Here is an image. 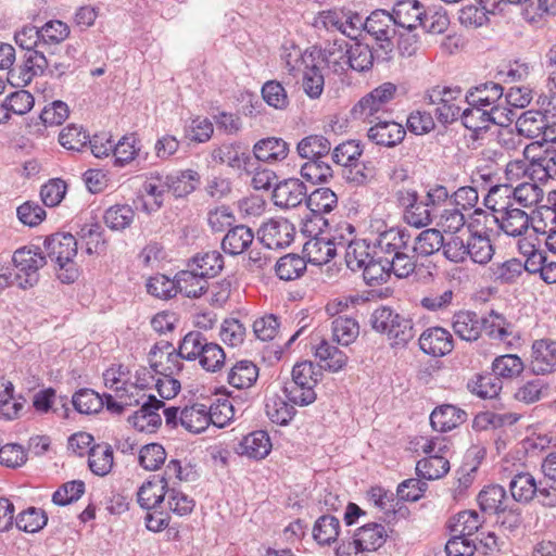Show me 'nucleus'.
Here are the masks:
<instances>
[{
    "label": "nucleus",
    "mask_w": 556,
    "mask_h": 556,
    "mask_svg": "<svg viewBox=\"0 0 556 556\" xmlns=\"http://www.w3.org/2000/svg\"><path fill=\"white\" fill-rule=\"evenodd\" d=\"M410 235L405 229H390L379 236V247L384 264L397 278H406L415 271L416 254L412 252Z\"/></svg>",
    "instance_id": "nucleus-1"
},
{
    "label": "nucleus",
    "mask_w": 556,
    "mask_h": 556,
    "mask_svg": "<svg viewBox=\"0 0 556 556\" xmlns=\"http://www.w3.org/2000/svg\"><path fill=\"white\" fill-rule=\"evenodd\" d=\"M48 257L54 265L58 279L62 283H73L79 277V268L74 261L77 255V240L68 232H55L43 241Z\"/></svg>",
    "instance_id": "nucleus-2"
},
{
    "label": "nucleus",
    "mask_w": 556,
    "mask_h": 556,
    "mask_svg": "<svg viewBox=\"0 0 556 556\" xmlns=\"http://www.w3.org/2000/svg\"><path fill=\"white\" fill-rule=\"evenodd\" d=\"M399 94V87L386 81L363 96L351 109L353 119L372 124L381 116L391 112V105Z\"/></svg>",
    "instance_id": "nucleus-3"
},
{
    "label": "nucleus",
    "mask_w": 556,
    "mask_h": 556,
    "mask_svg": "<svg viewBox=\"0 0 556 556\" xmlns=\"http://www.w3.org/2000/svg\"><path fill=\"white\" fill-rule=\"evenodd\" d=\"M364 31L369 35L378 48V63L390 62L394 56L396 24L393 15L384 10L371 12L364 22Z\"/></svg>",
    "instance_id": "nucleus-4"
},
{
    "label": "nucleus",
    "mask_w": 556,
    "mask_h": 556,
    "mask_svg": "<svg viewBox=\"0 0 556 556\" xmlns=\"http://www.w3.org/2000/svg\"><path fill=\"white\" fill-rule=\"evenodd\" d=\"M463 89L459 86L437 85L426 90L424 101L433 105L435 121L446 127L458 119Z\"/></svg>",
    "instance_id": "nucleus-5"
},
{
    "label": "nucleus",
    "mask_w": 556,
    "mask_h": 556,
    "mask_svg": "<svg viewBox=\"0 0 556 556\" xmlns=\"http://www.w3.org/2000/svg\"><path fill=\"white\" fill-rule=\"evenodd\" d=\"M370 324L377 332L387 334L397 345H405L415 337L413 320L389 306L376 308L370 316Z\"/></svg>",
    "instance_id": "nucleus-6"
},
{
    "label": "nucleus",
    "mask_w": 556,
    "mask_h": 556,
    "mask_svg": "<svg viewBox=\"0 0 556 556\" xmlns=\"http://www.w3.org/2000/svg\"><path fill=\"white\" fill-rule=\"evenodd\" d=\"M488 219L485 211L476 208L471 222L468 223L467 257L480 265L488 264L494 255V247L486 227Z\"/></svg>",
    "instance_id": "nucleus-7"
},
{
    "label": "nucleus",
    "mask_w": 556,
    "mask_h": 556,
    "mask_svg": "<svg viewBox=\"0 0 556 556\" xmlns=\"http://www.w3.org/2000/svg\"><path fill=\"white\" fill-rule=\"evenodd\" d=\"M16 271L14 280L16 286L23 290L33 288L39 281V269L46 264V255L39 247H23L17 249L12 257Z\"/></svg>",
    "instance_id": "nucleus-8"
},
{
    "label": "nucleus",
    "mask_w": 556,
    "mask_h": 556,
    "mask_svg": "<svg viewBox=\"0 0 556 556\" xmlns=\"http://www.w3.org/2000/svg\"><path fill=\"white\" fill-rule=\"evenodd\" d=\"M354 233L355 227L351 223L340 222L326 237H319L315 241L306 242L304 251H312L318 244H324L326 249L325 254L314 257V261L317 263L328 262L337 255L338 248H342L345 251L356 240Z\"/></svg>",
    "instance_id": "nucleus-9"
},
{
    "label": "nucleus",
    "mask_w": 556,
    "mask_h": 556,
    "mask_svg": "<svg viewBox=\"0 0 556 556\" xmlns=\"http://www.w3.org/2000/svg\"><path fill=\"white\" fill-rule=\"evenodd\" d=\"M211 156L214 162L226 164L228 167L252 174L256 162L250 153L248 146L240 141L224 142L212 150Z\"/></svg>",
    "instance_id": "nucleus-10"
},
{
    "label": "nucleus",
    "mask_w": 556,
    "mask_h": 556,
    "mask_svg": "<svg viewBox=\"0 0 556 556\" xmlns=\"http://www.w3.org/2000/svg\"><path fill=\"white\" fill-rule=\"evenodd\" d=\"M295 235V227L286 218L270 219L258 230L260 241L270 250L290 245Z\"/></svg>",
    "instance_id": "nucleus-11"
},
{
    "label": "nucleus",
    "mask_w": 556,
    "mask_h": 556,
    "mask_svg": "<svg viewBox=\"0 0 556 556\" xmlns=\"http://www.w3.org/2000/svg\"><path fill=\"white\" fill-rule=\"evenodd\" d=\"M146 384H122L113 390L112 394H105V405L113 414H122L127 407L139 405L147 400Z\"/></svg>",
    "instance_id": "nucleus-12"
},
{
    "label": "nucleus",
    "mask_w": 556,
    "mask_h": 556,
    "mask_svg": "<svg viewBox=\"0 0 556 556\" xmlns=\"http://www.w3.org/2000/svg\"><path fill=\"white\" fill-rule=\"evenodd\" d=\"M503 96L504 88L501 84L485 81L470 87L465 94V102L468 105H482L498 113Z\"/></svg>",
    "instance_id": "nucleus-13"
},
{
    "label": "nucleus",
    "mask_w": 556,
    "mask_h": 556,
    "mask_svg": "<svg viewBox=\"0 0 556 556\" xmlns=\"http://www.w3.org/2000/svg\"><path fill=\"white\" fill-rule=\"evenodd\" d=\"M164 403L154 395H148L141 407L128 418L129 424L139 432L154 433L162 425L159 409Z\"/></svg>",
    "instance_id": "nucleus-14"
},
{
    "label": "nucleus",
    "mask_w": 556,
    "mask_h": 556,
    "mask_svg": "<svg viewBox=\"0 0 556 556\" xmlns=\"http://www.w3.org/2000/svg\"><path fill=\"white\" fill-rule=\"evenodd\" d=\"M168 481L165 476L153 477L146 481L137 492V502L144 509L165 510V501L167 498Z\"/></svg>",
    "instance_id": "nucleus-15"
},
{
    "label": "nucleus",
    "mask_w": 556,
    "mask_h": 556,
    "mask_svg": "<svg viewBox=\"0 0 556 556\" xmlns=\"http://www.w3.org/2000/svg\"><path fill=\"white\" fill-rule=\"evenodd\" d=\"M307 188L299 178H288L275 185L273 201L276 206L291 208L306 202Z\"/></svg>",
    "instance_id": "nucleus-16"
},
{
    "label": "nucleus",
    "mask_w": 556,
    "mask_h": 556,
    "mask_svg": "<svg viewBox=\"0 0 556 556\" xmlns=\"http://www.w3.org/2000/svg\"><path fill=\"white\" fill-rule=\"evenodd\" d=\"M419 346L426 354L442 357L454 350V339L445 328L430 327L420 334Z\"/></svg>",
    "instance_id": "nucleus-17"
},
{
    "label": "nucleus",
    "mask_w": 556,
    "mask_h": 556,
    "mask_svg": "<svg viewBox=\"0 0 556 556\" xmlns=\"http://www.w3.org/2000/svg\"><path fill=\"white\" fill-rule=\"evenodd\" d=\"M141 192L152 198V202H142L141 210L151 215L164 206L165 194L168 192L166 179H164V172H151L146 176V180L141 186Z\"/></svg>",
    "instance_id": "nucleus-18"
},
{
    "label": "nucleus",
    "mask_w": 556,
    "mask_h": 556,
    "mask_svg": "<svg viewBox=\"0 0 556 556\" xmlns=\"http://www.w3.org/2000/svg\"><path fill=\"white\" fill-rule=\"evenodd\" d=\"M538 181H523L519 184L517 187L513 188L510 185H496L490 188L489 194L485 199L486 202L490 201V198L493 195L503 192L506 197L510 194L514 195V199L525 207H531L535 205L541 197L542 189L538 186Z\"/></svg>",
    "instance_id": "nucleus-19"
},
{
    "label": "nucleus",
    "mask_w": 556,
    "mask_h": 556,
    "mask_svg": "<svg viewBox=\"0 0 556 556\" xmlns=\"http://www.w3.org/2000/svg\"><path fill=\"white\" fill-rule=\"evenodd\" d=\"M493 212H501V217L494 214H489L494 222L498 223L500 228L508 236L519 237L522 236L529 228L530 218L528 214L517 207L502 206L496 208L493 206Z\"/></svg>",
    "instance_id": "nucleus-20"
},
{
    "label": "nucleus",
    "mask_w": 556,
    "mask_h": 556,
    "mask_svg": "<svg viewBox=\"0 0 556 556\" xmlns=\"http://www.w3.org/2000/svg\"><path fill=\"white\" fill-rule=\"evenodd\" d=\"M367 130V137L378 146L393 148L400 144L405 136V128L394 121L377 119Z\"/></svg>",
    "instance_id": "nucleus-21"
},
{
    "label": "nucleus",
    "mask_w": 556,
    "mask_h": 556,
    "mask_svg": "<svg viewBox=\"0 0 556 556\" xmlns=\"http://www.w3.org/2000/svg\"><path fill=\"white\" fill-rule=\"evenodd\" d=\"M348 70L357 73H367L371 71L374 63L378 62V48L370 47L358 39L354 43L346 47Z\"/></svg>",
    "instance_id": "nucleus-22"
},
{
    "label": "nucleus",
    "mask_w": 556,
    "mask_h": 556,
    "mask_svg": "<svg viewBox=\"0 0 556 556\" xmlns=\"http://www.w3.org/2000/svg\"><path fill=\"white\" fill-rule=\"evenodd\" d=\"M252 152L253 160L274 164L287 159L289 143L280 137H266L254 143Z\"/></svg>",
    "instance_id": "nucleus-23"
},
{
    "label": "nucleus",
    "mask_w": 556,
    "mask_h": 556,
    "mask_svg": "<svg viewBox=\"0 0 556 556\" xmlns=\"http://www.w3.org/2000/svg\"><path fill=\"white\" fill-rule=\"evenodd\" d=\"M454 333L467 342L477 341L483 331L481 316L473 311H458L452 317Z\"/></svg>",
    "instance_id": "nucleus-24"
},
{
    "label": "nucleus",
    "mask_w": 556,
    "mask_h": 556,
    "mask_svg": "<svg viewBox=\"0 0 556 556\" xmlns=\"http://www.w3.org/2000/svg\"><path fill=\"white\" fill-rule=\"evenodd\" d=\"M458 118L465 128L473 132L475 138H478L482 131H486L491 124H498L497 113L482 105H468L460 112Z\"/></svg>",
    "instance_id": "nucleus-25"
},
{
    "label": "nucleus",
    "mask_w": 556,
    "mask_h": 556,
    "mask_svg": "<svg viewBox=\"0 0 556 556\" xmlns=\"http://www.w3.org/2000/svg\"><path fill=\"white\" fill-rule=\"evenodd\" d=\"M392 15L396 26L412 30L421 27L426 9L418 0H402L394 7Z\"/></svg>",
    "instance_id": "nucleus-26"
},
{
    "label": "nucleus",
    "mask_w": 556,
    "mask_h": 556,
    "mask_svg": "<svg viewBox=\"0 0 556 556\" xmlns=\"http://www.w3.org/2000/svg\"><path fill=\"white\" fill-rule=\"evenodd\" d=\"M556 367V342L538 340L532 345L530 369L534 375H545Z\"/></svg>",
    "instance_id": "nucleus-27"
},
{
    "label": "nucleus",
    "mask_w": 556,
    "mask_h": 556,
    "mask_svg": "<svg viewBox=\"0 0 556 556\" xmlns=\"http://www.w3.org/2000/svg\"><path fill=\"white\" fill-rule=\"evenodd\" d=\"M254 240L253 230L247 225H236L228 229L222 240V250L231 256H237L251 247Z\"/></svg>",
    "instance_id": "nucleus-28"
},
{
    "label": "nucleus",
    "mask_w": 556,
    "mask_h": 556,
    "mask_svg": "<svg viewBox=\"0 0 556 556\" xmlns=\"http://www.w3.org/2000/svg\"><path fill=\"white\" fill-rule=\"evenodd\" d=\"M466 418L465 410L451 404H443L432 410L430 424L433 430L447 432L462 425Z\"/></svg>",
    "instance_id": "nucleus-29"
},
{
    "label": "nucleus",
    "mask_w": 556,
    "mask_h": 556,
    "mask_svg": "<svg viewBox=\"0 0 556 556\" xmlns=\"http://www.w3.org/2000/svg\"><path fill=\"white\" fill-rule=\"evenodd\" d=\"M168 186V192L176 199L185 198L192 193L200 182V175L193 169L164 173Z\"/></svg>",
    "instance_id": "nucleus-30"
},
{
    "label": "nucleus",
    "mask_w": 556,
    "mask_h": 556,
    "mask_svg": "<svg viewBox=\"0 0 556 556\" xmlns=\"http://www.w3.org/2000/svg\"><path fill=\"white\" fill-rule=\"evenodd\" d=\"M271 450V442L266 431L257 430L245 435L236 448L239 455L263 459Z\"/></svg>",
    "instance_id": "nucleus-31"
},
{
    "label": "nucleus",
    "mask_w": 556,
    "mask_h": 556,
    "mask_svg": "<svg viewBox=\"0 0 556 556\" xmlns=\"http://www.w3.org/2000/svg\"><path fill=\"white\" fill-rule=\"evenodd\" d=\"M384 254L382 253V249L379 247V240L372 250V257L365 266L361 268L363 270V277L366 285L370 287L380 286L388 281L391 273L388 268V264H384Z\"/></svg>",
    "instance_id": "nucleus-32"
},
{
    "label": "nucleus",
    "mask_w": 556,
    "mask_h": 556,
    "mask_svg": "<svg viewBox=\"0 0 556 556\" xmlns=\"http://www.w3.org/2000/svg\"><path fill=\"white\" fill-rule=\"evenodd\" d=\"M177 291L187 298L197 299L208 289V282L194 269L180 270L176 274Z\"/></svg>",
    "instance_id": "nucleus-33"
},
{
    "label": "nucleus",
    "mask_w": 556,
    "mask_h": 556,
    "mask_svg": "<svg viewBox=\"0 0 556 556\" xmlns=\"http://www.w3.org/2000/svg\"><path fill=\"white\" fill-rule=\"evenodd\" d=\"M331 151V142L323 135H308L296 144V152L301 159L307 161L324 160Z\"/></svg>",
    "instance_id": "nucleus-34"
},
{
    "label": "nucleus",
    "mask_w": 556,
    "mask_h": 556,
    "mask_svg": "<svg viewBox=\"0 0 556 556\" xmlns=\"http://www.w3.org/2000/svg\"><path fill=\"white\" fill-rule=\"evenodd\" d=\"M346 47V41L338 39L328 42L319 52L321 61L334 74L342 75L348 71Z\"/></svg>",
    "instance_id": "nucleus-35"
},
{
    "label": "nucleus",
    "mask_w": 556,
    "mask_h": 556,
    "mask_svg": "<svg viewBox=\"0 0 556 556\" xmlns=\"http://www.w3.org/2000/svg\"><path fill=\"white\" fill-rule=\"evenodd\" d=\"M354 534L357 539L358 548L365 553L379 549L388 538L384 526L376 522L364 525Z\"/></svg>",
    "instance_id": "nucleus-36"
},
{
    "label": "nucleus",
    "mask_w": 556,
    "mask_h": 556,
    "mask_svg": "<svg viewBox=\"0 0 556 556\" xmlns=\"http://www.w3.org/2000/svg\"><path fill=\"white\" fill-rule=\"evenodd\" d=\"M491 278L500 285H514L525 273L521 260L511 257L503 262H493L489 267Z\"/></svg>",
    "instance_id": "nucleus-37"
},
{
    "label": "nucleus",
    "mask_w": 556,
    "mask_h": 556,
    "mask_svg": "<svg viewBox=\"0 0 556 556\" xmlns=\"http://www.w3.org/2000/svg\"><path fill=\"white\" fill-rule=\"evenodd\" d=\"M315 357L319 359L320 369H326L332 372L341 370L348 362V356L344 352L337 346L331 345L326 340H321L315 346Z\"/></svg>",
    "instance_id": "nucleus-38"
},
{
    "label": "nucleus",
    "mask_w": 556,
    "mask_h": 556,
    "mask_svg": "<svg viewBox=\"0 0 556 556\" xmlns=\"http://www.w3.org/2000/svg\"><path fill=\"white\" fill-rule=\"evenodd\" d=\"M468 226L464 231L443 236L442 252L446 260L463 263L467 260Z\"/></svg>",
    "instance_id": "nucleus-39"
},
{
    "label": "nucleus",
    "mask_w": 556,
    "mask_h": 556,
    "mask_svg": "<svg viewBox=\"0 0 556 556\" xmlns=\"http://www.w3.org/2000/svg\"><path fill=\"white\" fill-rule=\"evenodd\" d=\"M179 421L189 432L200 433L204 431L211 424L207 416V405L195 403L186 406L180 412Z\"/></svg>",
    "instance_id": "nucleus-40"
},
{
    "label": "nucleus",
    "mask_w": 556,
    "mask_h": 556,
    "mask_svg": "<svg viewBox=\"0 0 556 556\" xmlns=\"http://www.w3.org/2000/svg\"><path fill=\"white\" fill-rule=\"evenodd\" d=\"M195 266L199 274L207 280L216 277L224 268V256L220 252L213 250L203 253H197L188 262V267Z\"/></svg>",
    "instance_id": "nucleus-41"
},
{
    "label": "nucleus",
    "mask_w": 556,
    "mask_h": 556,
    "mask_svg": "<svg viewBox=\"0 0 556 556\" xmlns=\"http://www.w3.org/2000/svg\"><path fill=\"white\" fill-rule=\"evenodd\" d=\"M49 62L43 50L26 51L23 64L20 66L18 78L24 85L29 84L35 76L45 73L49 66Z\"/></svg>",
    "instance_id": "nucleus-42"
},
{
    "label": "nucleus",
    "mask_w": 556,
    "mask_h": 556,
    "mask_svg": "<svg viewBox=\"0 0 556 556\" xmlns=\"http://www.w3.org/2000/svg\"><path fill=\"white\" fill-rule=\"evenodd\" d=\"M443 235L435 228L422 230L410 245L412 252L421 257H428L442 250Z\"/></svg>",
    "instance_id": "nucleus-43"
},
{
    "label": "nucleus",
    "mask_w": 556,
    "mask_h": 556,
    "mask_svg": "<svg viewBox=\"0 0 556 556\" xmlns=\"http://www.w3.org/2000/svg\"><path fill=\"white\" fill-rule=\"evenodd\" d=\"M483 331L491 340L507 341L513 334V325L506 317L495 311H491L486 316H481Z\"/></svg>",
    "instance_id": "nucleus-44"
},
{
    "label": "nucleus",
    "mask_w": 556,
    "mask_h": 556,
    "mask_svg": "<svg viewBox=\"0 0 556 556\" xmlns=\"http://www.w3.org/2000/svg\"><path fill=\"white\" fill-rule=\"evenodd\" d=\"M491 369L496 379L514 380L523 371L525 365L519 356L505 354L494 358Z\"/></svg>",
    "instance_id": "nucleus-45"
},
{
    "label": "nucleus",
    "mask_w": 556,
    "mask_h": 556,
    "mask_svg": "<svg viewBox=\"0 0 556 556\" xmlns=\"http://www.w3.org/2000/svg\"><path fill=\"white\" fill-rule=\"evenodd\" d=\"M306 268L304 257L298 254H287L277 261L275 273L280 280L291 281L303 276Z\"/></svg>",
    "instance_id": "nucleus-46"
},
{
    "label": "nucleus",
    "mask_w": 556,
    "mask_h": 556,
    "mask_svg": "<svg viewBox=\"0 0 556 556\" xmlns=\"http://www.w3.org/2000/svg\"><path fill=\"white\" fill-rule=\"evenodd\" d=\"M538 483L530 472H518L509 482L513 498L519 503H529L538 492Z\"/></svg>",
    "instance_id": "nucleus-47"
},
{
    "label": "nucleus",
    "mask_w": 556,
    "mask_h": 556,
    "mask_svg": "<svg viewBox=\"0 0 556 556\" xmlns=\"http://www.w3.org/2000/svg\"><path fill=\"white\" fill-rule=\"evenodd\" d=\"M305 203L311 212L328 214L338 206V195L328 187H319L307 193Z\"/></svg>",
    "instance_id": "nucleus-48"
},
{
    "label": "nucleus",
    "mask_w": 556,
    "mask_h": 556,
    "mask_svg": "<svg viewBox=\"0 0 556 556\" xmlns=\"http://www.w3.org/2000/svg\"><path fill=\"white\" fill-rule=\"evenodd\" d=\"M547 116L541 111H527L517 121L516 126L520 135L536 139L543 136Z\"/></svg>",
    "instance_id": "nucleus-49"
},
{
    "label": "nucleus",
    "mask_w": 556,
    "mask_h": 556,
    "mask_svg": "<svg viewBox=\"0 0 556 556\" xmlns=\"http://www.w3.org/2000/svg\"><path fill=\"white\" fill-rule=\"evenodd\" d=\"M450 470V462L442 455H430L420 459L416 465L417 476L426 480H437Z\"/></svg>",
    "instance_id": "nucleus-50"
},
{
    "label": "nucleus",
    "mask_w": 556,
    "mask_h": 556,
    "mask_svg": "<svg viewBox=\"0 0 556 556\" xmlns=\"http://www.w3.org/2000/svg\"><path fill=\"white\" fill-rule=\"evenodd\" d=\"M532 172L534 181L556 180V148L554 146L545 149L540 156L532 159Z\"/></svg>",
    "instance_id": "nucleus-51"
},
{
    "label": "nucleus",
    "mask_w": 556,
    "mask_h": 556,
    "mask_svg": "<svg viewBox=\"0 0 556 556\" xmlns=\"http://www.w3.org/2000/svg\"><path fill=\"white\" fill-rule=\"evenodd\" d=\"M478 503L482 511L486 514H500L505 510L506 492L501 485H489L478 494Z\"/></svg>",
    "instance_id": "nucleus-52"
},
{
    "label": "nucleus",
    "mask_w": 556,
    "mask_h": 556,
    "mask_svg": "<svg viewBox=\"0 0 556 556\" xmlns=\"http://www.w3.org/2000/svg\"><path fill=\"white\" fill-rule=\"evenodd\" d=\"M265 409L270 421L280 426L288 425L295 414L293 405L280 395L268 397Z\"/></svg>",
    "instance_id": "nucleus-53"
},
{
    "label": "nucleus",
    "mask_w": 556,
    "mask_h": 556,
    "mask_svg": "<svg viewBox=\"0 0 556 556\" xmlns=\"http://www.w3.org/2000/svg\"><path fill=\"white\" fill-rule=\"evenodd\" d=\"M231 394L227 392L207 406L210 422L218 428L225 427L235 417V407L229 400Z\"/></svg>",
    "instance_id": "nucleus-54"
},
{
    "label": "nucleus",
    "mask_w": 556,
    "mask_h": 556,
    "mask_svg": "<svg viewBox=\"0 0 556 556\" xmlns=\"http://www.w3.org/2000/svg\"><path fill=\"white\" fill-rule=\"evenodd\" d=\"M135 215L130 205L115 204L104 212L103 219L110 229L124 230L132 224Z\"/></svg>",
    "instance_id": "nucleus-55"
},
{
    "label": "nucleus",
    "mask_w": 556,
    "mask_h": 556,
    "mask_svg": "<svg viewBox=\"0 0 556 556\" xmlns=\"http://www.w3.org/2000/svg\"><path fill=\"white\" fill-rule=\"evenodd\" d=\"M73 405L80 414L99 413L105 404V395L101 396L91 389H83L73 395Z\"/></svg>",
    "instance_id": "nucleus-56"
},
{
    "label": "nucleus",
    "mask_w": 556,
    "mask_h": 556,
    "mask_svg": "<svg viewBox=\"0 0 556 556\" xmlns=\"http://www.w3.org/2000/svg\"><path fill=\"white\" fill-rule=\"evenodd\" d=\"M358 334L359 325L354 318L338 316L332 320V336L339 344L349 345Z\"/></svg>",
    "instance_id": "nucleus-57"
},
{
    "label": "nucleus",
    "mask_w": 556,
    "mask_h": 556,
    "mask_svg": "<svg viewBox=\"0 0 556 556\" xmlns=\"http://www.w3.org/2000/svg\"><path fill=\"white\" fill-rule=\"evenodd\" d=\"M91 471L98 476L108 475L113 466V451L109 445H96L89 451L88 458Z\"/></svg>",
    "instance_id": "nucleus-58"
},
{
    "label": "nucleus",
    "mask_w": 556,
    "mask_h": 556,
    "mask_svg": "<svg viewBox=\"0 0 556 556\" xmlns=\"http://www.w3.org/2000/svg\"><path fill=\"white\" fill-rule=\"evenodd\" d=\"M340 522L329 515L319 517L313 528L314 539L321 545H328L339 535Z\"/></svg>",
    "instance_id": "nucleus-59"
},
{
    "label": "nucleus",
    "mask_w": 556,
    "mask_h": 556,
    "mask_svg": "<svg viewBox=\"0 0 556 556\" xmlns=\"http://www.w3.org/2000/svg\"><path fill=\"white\" fill-rule=\"evenodd\" d=\"M344 16V9L324 10L316 16L314 26L326 30H338L349 38H355V34L352 31H345Z\"/></svg>",
    "instance_id": "nucleus-60"
},
{
    "label": "nucleus",
    "mask_w": 556,
    "mask_h": 556,
    "mask_svg": "<svg viewBox=\"0 0 556 556\" xmlns=\"http://www.w3.org/2000/svg\"><path fill=\"white\" fill-rule=\"evenodd\" d=\"M301 176L313 185L325 184L333 176L331 166L324 160L307 161L301 166Z\"/></svg>",
    "instance_id": "nucleus-61"
},
{
    "label": "nucleus",
    "mask_w": 556,
    "mask_h": 556,
    "mask_svg": "<svg viewBox=\"0 0 556 556\" xmlns=\"http://www.w3.org/2000/svg\"><path fill=\"white\" fill-rule=\"evenodd\" d=\"M482 520L475 510H464L457 514L454 518L451 530L453 533L468 538L478 532L481 527Z\"/></svg>",
    "instance_id": "nucleus-62"
},
{
    "label": "nucleus",
    "mask_w": 556,
    "mask_h": 556,
    "mask_svg": "<svg viewBox=\"0 0 556 556\" xmlns=\"http://www.w3.org/2000/svg\"><path fill=\"white\" fill-rule=\"evenodd\" d=\"M372 250L366 240H355L345 250V262L353 271L361 270L363 266L372 257Z\"/></svg>",
    "instance_id": "nucleus-63"
},
{
    "label": "nucleus",
    "mask_w": 556,
    "mask_h": 556,
    "mask_svg": "<svg viewBox=\"0 0 556 556\" xmlns=\"http://www.w3.org/2000/svg\"><path fill=\"white\" fill-rule=\"evenodd\" d=\"M324 86L325 78L321 70L315 64L306 65L302 77V87L306 96L311 99H318L324 91Z\"/></svg>",
    "instance_id": "nucleus-64"
}]
</instances>
